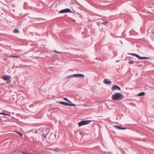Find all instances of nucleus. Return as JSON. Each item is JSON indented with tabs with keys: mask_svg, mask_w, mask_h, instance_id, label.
<instances>
[{
	"mask_svg": "<svg viewBox=\"0 0 154 154\" xmlns=\"http://www.w3.org/2000/svg\"><path fill=\"white\" fill-rule=\"evenodd\" d=\"M130 54L134 56L140 60L150 59L149 58L146 57H141L139 55L134 53H130Z\"/></svg>",
	"mask_w": 154,
	"mask_h": 154,
	"instance_id": "1",
	"label": "nucleus"
},
{
	"mask_svg": "<svg viewBox=\"0 0 154 154\" xmlns=\"http://www.w3.org/2000/svg\"><path fill=\"white\" fill-rule=\"evenodd\" d=\"M91 122L90 120L83 121L79 122L78 123V125L79 126H81L82 125H85L89 124Z\"/></svg>",
	"mask_w": 154,
	"mask_h": 154,
	"instance_id": "2",
	"label": "nucleus"
},
{
	"mask_svg": "<svg viewBox=\"0 0 154 154\" xmlns=\"http://www.w3.org/2000/svg\"><path fill=\"white\" fill-rule=\"evenodd\" d=\"M58 103L65 106H76V105L74 104H70L63 101H60Z\"/></svg>",
	"mask_w": 154,
	"mask_h": 154,
	"instance_id": "3",
	"label": "nucleus"
},
{
	"mask_svg": "<svg viewBox=\"0 0 154 154\" xmlns=\"http://www.w3.org/2000/svg\"><path fill=\"white\" fill-rule=\"evenodd\" d=\"M72 12L70 9L66 8L60 11L59 13L60 14H62L67 13H71Z\"/></svg>",
	"mask_w": 154,
	"mask_h": 154,
	"instance_id": "4",
	"label": "nucleus"
},
{
	"mask_svg": "<svg viewBox=\"0 0 154 154\" xmlns=\"http://www.w3.org/2000/svg\"><path fill=\"white\" fill-rule=\"evenodd\" d=\"M73 76L75 77H78L82 78V77H84L85 76L84 75H83V74H74L72 75L69 76V77H72Z\"/></svg>",
	"mask_w": 154,
	"mask_h": 154,
	"instance_id": "5",
	"label": "nucleus"
},
{
	"mask_svg": "<svg viewBox=\"0 0 154 154\" xmlns=\"http://www.w3.org/2000/svg\"><path fill=\"white\" fill-rule=\"evenodd\" d=\"M111 90L112 91H115V90H120V88L118 86L116 85H114L111 88Z\"/></svg>",
	"mask_w": 154,
	"mask_h": 154,
	"instance_id": "6",
	"label": "nucleus"
},
{
	"mask_svg": "<svg viewBox=\"0 0 154 154\" xmlns=\"http://www.w3.org/2000/svg\"><path fill=\"white\" fill-rule=\"evenodd\" d=\"M112 98L114 100H120L123 99V97H112Z\"/></svg>",
	"mask_w": 154,
	"mask_h": 154,
	"instance_id": "7",
	"label": "nucleus"
},
{
	"mask_svg": "<svg viewBox=\"0 0 154 154\" xmlns=\"http://www.w3.org/2000/svg\"><path fill=\"white\" fill-rule=\"evenodd\" d=\"M104 83L106 84H109L111 83V82L109 79H105L104 80Z\"/></svg>",
	"mask_w": 154,
	"mask_h": 154,
	"instance_id": "8",
	"label": "nucleus"
},
{
	"mask_svg": "<svg viewBox=\"0 0 154 154\" xmlns=\"http://www.w3.org/2000/svg\"><path fill=\"white\" fill-rule=\"evenodd\" d=\"M114 127L116 128V129L119 130H125L126 129L125 128H122L121 127L118 125H115L114 126Z\"/></svg>",
	"mask_w": 154,
	"mask_h": 154,
	"instance_id": "9",
	"label": "nucleus"
},
{
	"mask_svg": "<svg viewBox=\"0 0 154 154\" xmlns=\"http://www.w3.org/2000/svg\"><path fill=\"white\" fill-rule=\"evenodd\" d=\"M2 79L3 80L6 81L9 80L10 78L8 75H5L3 77Z\"/></svg>",
	"mask_w": 154,
	"mask_h": 154,
	"instance_id": "10",
	"label": "nucleus"
},
{
	"mask_svg": "<svg viewBox=\"0 0 154 154\" xmlns=\"http://www.w3.org/2000/svg\"><path fill=\"white\" fill-rule=\"evenodd\" d=\"M112 96H123V95L120 93H117L113 94Z\"/></svg>",
	"mask_w": 154,
	"mask_h": 154,
	"instance_id": "11",
	"label": "nucleus"
},
{
	"mask_svg": "<svg viewBox=\"0 0 154 154\" xmlns=\"http://www.w3.org/2000/svg\"><path fill=\"white\" fill-rule=\"evenodd\" d=\"M145 95V93L144 92H142L139 93L138 94V96H144Z\"/></svg>",
	"mask_w": 154,
	"mask_h": 154,
	"instance_id": "12",
	"label": "nucleus"
},
{
	"mask_svg": "<svg viewBox=\"0 0 154 154\" xmlns=\"http://www.w3.org/2000/svg\"><path fill=\"white\" fill-rule=\"evenodd\" d=\"M48 135V134H43L42 135V137L43 139H44L45 140H46V136Z\"/></svg>",
	"mask_w": 154,
	"mask_h": 154,
	"instance_id": "13",
	"label": "nucleus"
},
{
	"mask_svg": "<svg viewBox=\"0 0 154 154\" xmlns=\"http://www.w3.org/2000/svg\"><path fill=\"white\" fill-rule=\"evenodd\" d=\"M128 63L130 64H134V61L132 60H131L129 61Z\"/></svg>",
	"mask_w": 154,
	"mask_h": 154,
	"instance_id": "14",
	"label": "nucleus"
},
{
	"mask_svg": "<svg viewBox=\"0 0 154 154\" xmlns=\"http://www.w3.org/2000/svg\"><path fill=\"white\" fill-rule=\"evenodd\" d=\"M14 57V58H19V57H20V56L19 55H17V56H10V57Z\"/></svg>",
	"mask_w": 154,
	"mask_h": 154,
	"instance_id": "15",
	"label": "nucleus"
},
{
	"mask_svg": "<svg viewBox=\"0 0 154 154\" xmlns=\"http://www.w3.org/2000/svg\"><path fill=\"white\" fill-rule=\"evenodd\" d=\"M16 133L18 134L21 137H23V134L22 133L18 131L16 132Z\"/></svg>",
	"mask_w": 154,
	"mask_h": 154,
	"instance_id": "16",
	"label": "nucleus"
},
{
	"mask_svg": "<svg viewBox=\"0 0 154 154\" xmlns=\"http://www.w3.org/2000/svg\"><path fill=\"white\" fill-rule=\"evenodd\" d=\"M13 32L14 33H17L19 31L18 29H16L14 30Z\"/></svg>",
	"mask_w": 154,
	"mask_h": 154,
	"instance_id": "17",
	"label": "nucleus"
},
{
	"mask_svg": "<svg viewBox=\"0 0 154 154\" xmlns=\"http://www.w3.org/2000/svg\"><path fill=\"white\" fill-rule=\"evenodd\" d=\"M0 114L2 115H4V116H10L9 115H8V114H5V113H3V112L0 113Z\"/></svg>",
	"mask_w": 154,
	"mask_h": 154,
	"instance_id": "18",
	"label": "nucleus"
},
{
	"mask_svg": "<svg viewBox=\"0 0 154 154\" xmlns=\"http://www.w3.org/2000/svg\"><path fill=\"white\" fill-rule=\"evenodd\" d=\"M64 99L65 100H66L67 101H68V102H69L70 103H71L72 102L70 101V100H69L67 98L65 97L64 98Z\"/></svg>",
	"mask_w": 154,
	"mask_h": 154,
	"instance_id": "19",
	"label": "nucleus"
},
{
	"mask_svg": "<svg viewBox=\"0 0 154 154\" xmlns=\"http://www.w3.org/2000/svg\"><path fill=\"white\" fill-rule=\"evenodd\" d=\"M108 23L107 22H102V23H101L102 24H104V25H106V24H107Z\"/></svg>",
	"mask_w": 154,
	"mask_h": 154,
	"instance_id": "20",
	"label": "nucleus"
},
{
	"mask_svg": "<svg viewBox=\"0 0 154 154\" xmlns=\"http://www.w3.org/2000/svg\"><path fill=\"white\" fill-rule=\"evenodd\" d=\"M54 52H56V53H61V52H59L58 51H56L55 50L54 51Z\"/></svg>",
	"mask_w": 154,
	"mask_h": 154,
	"instance_id": "21",
	"label": "nucleus"
},
{
	"mask_svg": "<svg viewBox=\"0 0 154 154\" xmlns=\"http://www.w3.org/2000/svg\"><path fill=\"white\" fill-rule=\"evenodd\" d=\"M23 154H28V153H23Z\"/></svg>",
	"mask_w": 154,
	"mask_h": 154,
	"instance_id": "22",
	"label": "nucleus"
},
{
	"mask_svg": "<svg viewBox=\"0 0 154 154\" xmlns=\"http://www.w3.org/2000/svg\"><path fill=\"white\" fill-rule=\"evenodd\" d=\"M1 119L0 118V121L1 120Z\"/></svg>",
	"mask_w": 154,
	"mask_h": 154,
	"instance_id": "23",
	"label": "nucleus"
},
{
	"mask_svg": "<svg viewBox=\"0 0 154 154\" xmlns=\"http://www.w3.org/2000/svg\"><path fill=\"white\" fill-rule=\"evenodd\" d=\"M119 62V61H116V62Z\"/></svg>",
	"mask_w": 154,
	"mask_h": 154,
	"instance_id": "24",
	"label": "nucleus"
}]
</instances>
